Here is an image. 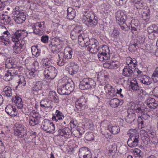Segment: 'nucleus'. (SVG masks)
Here are the masks:
<instances>
[{
    "label": "nucleus",
    "mask_w": 158,
    "mask_h": 158,
    "mask_svg": "<svg viewBox=\"0 0 158 158\" xmlns=\"http://www.w3.org/2000/svg\"><path fill=\"white\" fill-rule=\"evenodd\" d=\"M70 124L71 128H74L76 126L77 124V121L75 119H73L71 121Z\"/></svg>",
    "instance_id": "052dcab7"
},
{
    "label": "nucleus",
    "mask_w": 158,
    "mask_h": 158,
    "mask_svg": "<svg viewBox=\"0 0 158 158\" xmlns=\"http://www.w3.org/2000/svg\"><path fill=\"white\" fill-rule=\"evenodd\" d=\"M111 148L110 149H111V151H114V152H115L117 150V146L115 144L112 145H110Z\"/></svg>",
    "instance_id": "774afa93"
},
{
    "label": "nucleus",
    "mask_w": 158,
    "mask_h": 158,
    "mask_svg": "<svg viewBox=\"0 0 158 158\" xmlns=\"http://www.w3.org/2000/svg\"><path fill=\"white\" fill-rule=\"evenodd\" d=\"M127 116L126 118V121L129 123H131L134 122L135 118V114L134 112L129 110L127 111Z\"/></svg>",
    "instance_id": "cd10ccee"
},
{
    "label": "nucleus",
    "mask_w": 158,
    "mask_h": 158,
    "mask_svg": "<svg viewBox=\"0 0 158 158\" xmlns=\"http://www.w3.org/2000/svg\"><path fill=\"white\" fill-rule=\"evenodd\" d=\"M138 124L139 125V127L140 125V129L144 127V125L143 124V122L141 118H138Z\"/></svg>",
    "instance_id": "0e129e2a"
},
{
    "label": "nucleus",
    "mask_w": 158,
    "mask_h": 158,
    "mask_svg": "<svg viewBox=\"0 0 158 158\" xmlns=\"http://www.w3.org/2000/svg\"><path fill=\"white\" fill-rule=\"evenodd\" d=\"M55 125L52 122L48 120H44L42 123L43 129L47 132L52 133L54 132L55 130Z\"/></svg>",
    "instance_id": "9d476101"
},
{
    "label": "nucleus",
    "mask_w": 158,
    "mask_h": 158,
    "mask_svg": "<svg viewBox=\"0 0 158 158\" xmlns=\"http://www.w3.org/2000/svg\"><path fill=\"white\" fill-rule=\"evenodd\" d=\"M43 64L44 67L45 68L44 70H48L49 68L53 67L52 65V63L51 61L48 60L47 59L44 60Z\"/></svg>",
    "instance_id": "49530a36"
},
{
    "label": "nucleus",
    "mask_w": 158,
    "mask_h": 158,
    "mask_svg": "<svg viewBox=\"0 0 158 158\" xmlns=\"http://www.w3.org/2000/svg\"><path fill=\"white\" fill-rule=\"evenodd\" d=\"M119 31L118 28L116 27H114L113 30V31L111 35V36L114 38L116 39L119 36Z\"/></svg>",
    "instance_id": "09e8293b"
},
{
    "label": "nucleus",
    "mask_w": 158,
    "mask_h": 158,
    "mask_svg": "<svg viewBox=\"0 0 158 158\" xmlns=\"http://www.w3.org/2000/svg\"><path fill=\"white\" fill-rule=\"evenodd\" d=\"M26 132L25 128L23 124H17L15 125L14 128V133L16 136L21 138L26 135Z\"/></svg>",
    "instance_id": "1a4fd4ad"
},
{
    "label": "nucleus",
    "mask_w": 158,
    "mask_h": 158,
    "mask_svg": "<svg viewBox=\"0 0 158 158\" xmlns=\"http://www.w3.org/2000/svg\"><path fill=\"white\" fill-rule=\"evenodd\" d=\"M98 56L99 60L102 61L107 60L109 58L107 56H105L104 54H101L99 52H98Z\"/></svg>",
    "instance_id": "864d4df0"
},
{
    "label": "nucleus",
    "mask_w": 158,
    "mask_h": 158,
    "mask_svg": "<svg viewBox=\"0 0 158 158\" xmlns=\"http://www.w3.org/2000/svg\"><path fill=\"white\" fill-rule=\"evenodd\" d=\"M75 108L74 110L79 112V111H82L85 109L87 105L85 103V100L83 98L79 99L76 102L75 104Z\"/></svg>",
    "instance_id": "4468645a"
},
{
    "label": "nucleus",
    "mask_w": 158,
    "mask_h": 158,
    "mask_svg": "<svg viewBox=\"0 0 158 158\" xmlns=\"http://www.w3.org/2000/svg\"><path fill=\"white\" fill-rule=\"evenodd\" d=\"M67 17L70 19H73L75 16V10L71 7H69L67 10Z\"/></svg>",
    "instance_id": "f704fd0d"
},
{
    "label": "nucleus",
    "mask_w": 158,
    "mask_h": 158,
    "mask_svg": "<svg viewBox=\"0 0 158 158\" xmlns=\"http://www.w3.org/2000/svg\"><path fill=\"white\" fill-rule=\"evenodd\" d=\"M18 83L19 84H22L23 85H25L26 84V83L24 77L23 76H21Z\"/></svg>",
    "instance_id": "13d9d810"
},
{
    "label": "nucleus",
    "mask_w": 158,
    "mask_h": 158,
    "mask_svg": "<svg viewBox=\"0 0 158 158\" xmlns=\"http://www.w3.org/2000/svg\"><path fill=\"white\" fill-rule=\"evenodd\" d=\"M145 102L147 105L150 108L155 109L158 107V101L153 98L148 97Z\"/></svg>",
    "instance_id": "f3484780"
},
{
    "label": "nucleus",
    "mask_w": 158,
    "mask_h": 158,
    "mask_svg": "<svg viewBox=\"0 0 158 158\" xmlns=\"http://www.w3.org/2000/svg\"><path fill=\"white\" fill-rule=\"evenodd\" d=\"M150 10L149 9H148L147 12H143L142 13L140 16H147V18H150Z\"/></svg>",
    "instance_id": "bf43d9fd"
},
{
    "label": "nucleus",
    "mask_w": 158,
    "mask_h": 158,
    "mask_svg": "<svg viewBox=\"0 0 158 158\" xmlns=\"http://www.w3.org/2000/svg\"><path fill=\"white\" fill-rule=\"evenodd\" d=\"M123 22V23H118L120 26V27L123 31V32H125L127 31L128 29V27L127 25Z\"/></svg>",
    "instance_id": "5fc2aeb1"
},
{
    "label": "nucleus",
    "mask_w": 158,
    "mask_h": 158,
    "mask_svg": "<svg viewBox=\"0 0 158 158\" xmlns=\"http://www.w3.org/2000/svg\"><path fill=\"white\" fill-rule=\"evenodd\" d=\"M62 85L57 89L58 93L61 95H66L70 94L68 89L63 83H61Z\"/></svg>",
    "instance_id": "2f4dec72"
},
{
    "label": "nucleus",
    "mask_w": 158,
    "mask_h": 158,
    "mask_svg": "<svg viewBox=\"0 0 158 158\" xmlns=\"http://www.w3.org/2000/svg\"><path fill=\"white\" fill-rule=\"evenodd\" d=\"M133 152L136 157H142L143 155V152L138 148L135 149Z\"/></svg>",
    "instance_id": "a18cd8bd"
},
{
    "label": "nucleus",
    "mask_w": 158,
    "mask_h": 158,
    "mask_svg": "<svg viewBox=\"0 0 158 158\" xmlns=\"http://www.w3.org/2000/svg\"><path fill=\"white\" fill-rule=\"evenodd\" d=\"M73 53V49L70 47H66L63 52H58V55L59 59L57 63L59 66L64 65L67 63V60L72 59Z\"/></svg>",
    "instance_id": "f257e3e1"
},
{
    "label": "nucleus",
    "mask_w": 158,
    "mask_h": 158,
    "mask_svg": "<svg viewBox=\"0 0 158 158\" xmlns=\"http://www.w3.org/2000/svg\"><path fill=\"white\" fill-rule=\"evenodd\" d=\"M126 62L128 67L131 69H134L137 65V62L135 58H132L130 57H127L126 60Z\"/></svg>",
    "instance_id": "a878e982"
},
{
    "label": "nucleus",
    "mask_w": 158,
    "mask_h": 158,
    "mask_svg": "<svg viewBox=\"0 0 158 158\" xmlns=\"http://www.w3.org/2000/svg\"><path fill=\"white\" fill-rule=\"evenodd\" d=\"M31 51L32 54L33 55H37V52H38V49L35 46H32L31 48Z\"/></svg>",
    "instance_id": "e2e57ef3"
},
{
    "label": "nucleus",
    "mask_w": 158,
    "mask_h": 158,
    "mask_svg": "<svg viewBox=\"0 0 158 158\" xmlns=\"http://www.w3.org/2000/svg\"><path fill=\"white\" fill-rule=\"evenodd\" d=\"M82 21L88 27H94L98 23L97 17L92 11H87L85 12Z\"/></svg>",
    "instance_id": "20e7f679"
},
{
    "label": "nucleus",
    "mask_w": 158,
    "mask_h": 158,
    "mask_svg": "<svg viewBox=\"0 0 158 158\" xmlns=\"http://www.w3.org/2000/svg\"><path fill=\"white\" fill-rule=\"evenodd\" d=\"M153 30V26H150L148 27L147 28V31L149 34H152L154 35Z\"/></svg>",
    "instance_id": "680f3d73"
},
{
    "label": "nucleus",
    "mask_w": 158,
    "mask_h": 158,
    "mask_svg": "<svg viewBox=\"0 0 158 158\" xmlns=\"http://www.w3.org/2000/svg\"><path fill=\"white\" fill-rule=\"evenodd\" d=\"M2 93L3 95H5L7 97H11L12 95V90L11 88L7 86L4 88Z\"/></svg>",
    "instance_id": "c9c22d12"
},
{
    "label": "nucleus",
    "mask_w": 158,
    "mask_h": 158,
    "mask_svg": "<svg viewBox=\"0 0 158 158\" xmlns=\"http://www.w3.org/2000/svg\"><path fill=\"white\" fill-rule=\"evenodd\" d=\"M96 85V82L90 78H84L80 81L79 87L82 90L88 89L89 88L94 89Z\"/></svg>",
    "instance_id": "0eeeda50"
},
{
    "label": "nucleus",
    "mask_w": 158,
    "mask_h": 158,
    "mask_svg": "<svg viewBox=\"0 0 158 158\" xmlns=\"http://www.w3.org/2000/svg\"><path fill=\"white\" fill-rule=\"evenodd\" d=\"M110 132L114 135L118 134L120 132V128L117 126H112L109 128Z\"/></svg>",
    "instance_id": "37998d69"
},
{
    "label": "nucleus",
    "mask_w": 158,
    "mask_h": 158,
    "mask_svg": "<svg viewBox=\"0 0 158 158\" xmlns=\"http://www.w3.org/2000/svg\"><path fill=\"white\" fill-rule=\"evenodd\" d=\"M115 16L118 23H123L125 21L126 16L124 12L121 10H118L115 13Z\"/></svg>",
    "instance_id": "aec40b11"
},
{
    "label": "nucleus",
    "mask_w": 158,
    "mask_h": 158,
    "mask_svg": "<svg viewBox=\"0 0 158 158\" xmlns=\"http://www.w3.org/2000/svg\"><path fill=\"white\" fill-rule=\"evenodd\" d=\"M40 118L38 117L31 116L30 117L29 124L31 126L37 125L40 122Z\"/></svg>",
    "instance_id": "58836bf2"
},
{
    "label": "nucleus",
    "mask_w": 158,
    "mask_h": 158,
    "mask_svg": "<svg viewBox=\"0 0 158 158\" xmlns=\"http://www.w3.org/2000/svg\"><path fill=\"white\" fill-rule=\"evenodd\" d=\"M79 67L78 64L75 63H71V65L69 68V73L73 75L77 73L79 70Z\"/></svg>",
    "instance_id": "bb28decb"
},
{
    "label": "nucleus",
    "mask_w": 158,
    "mask_h": 158,
    "mask_svg": "<svg viewBox=\"0 0 158 158\" xmlns=\"http://www.w3.org/2000/svg\"><path fill=\"white\" fill-rule=\"evenodd\" d=\"M98 51L101 54H104L109 58L110 50L108 47L106 45H104L101 48H99Z\"/></svg>",
    "instance_id": "72a5a7b5"
},
{
    "label": "nucleus",
    "mask_w": 158,
    "mask_h": 158,
    "mask_svg": "<svg viewBox=\"0 0 158 158\" xmlns=\"http://www.w3.org/2000/svg\"><path fill=\"white\" fill-rule=\"evenodd\" d=\"M21 6H16L13 9L12 15L13 19L18 24L23 23L26 19V15Z\"/></svg>",
    "instance_id": "39448f33"
},
{
    "label": "nucleus",
    "mask_w": 158,
    "mask_h": 158,
    "mask_svg": "<svg viewBox=\"0 0 158 158\" xmlns=\"http://www.w3.org/2000/svg\"><path fill=\"white\" fill-rule=\"evenodd\" d=\"M57 71L54 67H51L47 70H44V75L48 79H53L56 76Z\"/></svg>",
    "instance_id": "9b49d317"
},
{
    "label": "nucleus",
    "mask_w": 158,
    "mask_h": 158,
    "mask_svg": "<svg viewBox=\"0 0 158 158\" xmlns=\"http://www.w3.org/2000/svg\"><path fill=\"white\" fill-rule=\"evenodd\" d=\"M24 31V30H19L16 31L14 34L12 35L11 39L13 42H20L22 37V33Z\"/></svg>",
    "instance_id": "393cba45"
},
{
    "label": "nucleus",
    "mask_w": 158,
    "mask_h": 158,
    "mask_svg": "<svg viewBox=\"0 0 158 158\" xmlns=\"http://www.w3.org/2000/svg\"><path fill=\"white\" fill-rule=\"evenodd\" d=\"M121 102L119 99L114 98L110 101V105L112 108H117L120 105Z\"/></svg>",
    "instance_id": "e433bc0d"
},
{
    "label": "nucleus",
    "mask_w": 158,
    "mask_h": 158,
    "mask_svg": "<svg viewBox=\"0 0 158 158\" xmlns=\"http://www.w3.org/2000/svg\"><path fill=\"white\" fill-rule=\"evenodd\" d=\"M5 111L8 115L11 116L15 117L17 114V110L15 106L11 105L6 106Z\"/></svg>",
    "instance_id": "a211bd4d"
},
{
    "label": "nucleus",
    "mask_w": 158,
    "mask_h": 158,
    "mask_svg": "<svg viewBox=\"0 0 158 158\" xmlns=\"http://www.w3.org/2000/svg\"><path fill=\"white\" fill-rule=\"evenodd\" d=\"M49 95L50 96V98L52 99L54 102L56 103H58L59 102L58 97L56 95L55 92L50 93Z\"/></svg>",
    "instance_id": "603ef678"
},
{
    "label": "nucleus",
    "mask_w": 158,
    "mask_h": 158,
    "mask_svg": "<svg viewBox=\"0 0 158 158\" xmlns=\"http://www.w3.org/2000/svg\"><path fill=\"white\" fill-rule=\"evenodd\" d=\"M152 78L154 82L156 83L158 82V67L155 70L152 74Z\"/></svg>",
    "instance_id": "c03bdc74"
},
{
    "label": "nucleus",
    "mask_w": 158,
    "mask_h": 158,
    "mask_svg": "<svg viewBox=\"0 0 158 158\" xmlns=\"http://www.w3.org/2000/svg\"><path fill=\"white\" fill-rule=\"evenodd\" d=\"M12 99L19 108L21 109L23 107V103L22 99L19 97L17 95L14 97H13Z\"/></svg>",
    "instance_id": "7c9ffc66"
},
{
    "label": "nucleus",
    "mask_w": 158,
    "mask_h": 158,
    "mask_svg": "<svg viewBox=\"0 0 158 158\" xmlns=\"http://www.w3.org/2000/svg\"><path fill=\"white\" fill-rule=\"evenodd\" d=\"M49 37L47 35H44L41 37V40L44 43H48V42Z\"/></svg>",
    "instance_id": "6e6d98bb"
},
{
    "label": "nucleus",
    "mask_w": 158,
    "mask_h": 158,
    "mask_svg": "<svg viewBox=\"0 0 158 158\" xmlns=\"http://www.w3.org/2000/svg\"><path fill=\"white\" fill-rule=\"evenodd\" d=\"M80 35L78 40L79 45L82 47H87L90 40L87 34L84 33L82 35Z\"/></svg>",
    "instance_id": "ddd939ff"
},
{
    "label": "nucleus",
    "mask_w": 158,
    "mask_h": 158,
    "mask_svg": "<svg viewBox=\"0 0 158 158\" xmlns=\"http://www.w3.org/2000/svg\"><path fill=\"white\" fill-rule=\"evenodd\" d=\"M135 72H136L138 74V76L139 77H142L143 75H143V72L140 71L138 69H135Z\"/></svg>",
    "instance_id": "69168bd1"
},
{
    "label": "nucleus",
    "mask_w": 158,
    "mask_h": 158,
    "mask_svg": "<svg viewBox=\"0 0 158 158\" xmlns=\"http://www.w3.org/2000/svg\"><path fill=\"white\" fill-rule=\"evenodd\" d=\"M34 86L31 89V93L37 97L43 95V89H46L48 88L47 82L45 81H37L34 83Z\"/></svg>",
    "instance_id": "7ed1b4c3"
},
{
    "label": "nucleus",
    "mask_w": 158,
    "mask_h": 158,
    "mask_svg": "<svg viewBox=\"0 0 158 158\" xmlns=\"http://www.w3.org/2000/svg\"><path fill=\"white\" fill-rule=\"evenodd\" d=\"M52 103L51 100L45 98L41 101L40 102V106L42 107H46L52 109L53 107Z\"/></svg>",
    "instance_id": "c85d7f7f"
},
{
    "label": "nucleus",
    "mask_w": 158,
    "mask_h": 158,
    "mask_svg": "<svg viewBox=\"0 0 158 158\" xmlns=\"http://www.w3.org/2000/svg\"><path fill=\"white\" fill-rule=\"evenodd\" d=\"M48 48L54 53L57 51L60 52L64 48V40L56 37L51 39L49 40Z\"/></svg>",
    "instance_id": "f03ea898"
},
{
    "label": "nucleus",
    "mask_w": 158,
    "mask_h": 158,
    "mask_svg": "<svg viewBox=\"0 0 158 158\" xmlns=\"http://www.w3.org/2000/svg\"><path fill=\"white\" fill-rule=\"evenodd\" d=\"M25 43L24 41H21V43L20 42H15L13 46V50L14 52L16 54L19 53L21 52V50L22 49Z\"/></svg>",
    "instance_id": "b1692460"
},
{
    "label": "nucleus",
    "mask_w": 158,
    "mask_h": 158,
    "mask_svg": "<svg viewBox=\"0 0 158 158\" xmlns=\"http://www.w3.org/2000/svg\"><path fill=\"white\" fill-rule=\"evenodd\" d=\"M129 138L127 143L130 148H134L138 145L140 140L139 132L136 129H131L129 130Z\"/></svg>",
    "instance_id": "423d86ee"
},
{
    "label": "nucleus",
    "mask_w": 158,
    "mask_h": 158,
    "mask_svg": "<svg viewBox=\"0 0 158 158\" xmlns=\"http://www.w3.org/2000/svg\"><path fill=\"white\" fill-rule=\"evenodd\" d=\"M84 31L81 30V28L78 27H76L71 33V37L73 40L77 39L78 37L79 38V36L82 35L84 33Z\"/></svg>",
    "instance_id": "dca6fc26"
},
{
    "label": "nucleus",
    "mask_w": 158,
    "mask_h": 158,
    "mask_svg": "<svg viewBox=\"0 0 158 158\" xmlns=\"http://www.w3.org/2000/svg\"><path fill=\"white\" fill-rule=\"evenodd\" d=\"M132 69L127 66H125L123 69V75L125 77H131L132 76L133 72Z\"/></svg>",
    "instance_id": "473e14b6"
},
{
    "label": "nucleus",
    "mask_w": 158,
    "mask_h": 158,
    "mask_svg": "<svg viewBox=\"0 0 158 158\" xmlns=\"http://www.w3.org/2000/svg\"><path fill=\"white\" fill-rule=\"evenodd\" d=\"M115 3L117 6H120L123 5L125 3L126 0H114Z\"/></svg>",
    "instance_id": "4d7b16f0"
},
{
    "label": "nucleus",
    "mask_w": 158,
    "mask_h": 158,
    "mask_svg": "<svg viewBox=\"0 0 158 158\" xmlns=\"http://www.w3.org/2000/svg\"><path fill=\"white\" fill-rule=\"evenodd\" d=\"M131 89L136 92L139 94H141V93H143V90L139 88L137 81L131 82Z\"/></svg>",
    "instance_id": "c756f323"
},
{
    "label": "nucleus",
    "mask_w": 158,
    "mask_h": 158,
    "mask_svg": "<svg viewBox=\"0 0 158 158\" xmlns=\"http://www.w3.org/2000/svg\"><path fill=\"white\" fill-rule=\"evenodd\" d=\"M44 22L40 23H34L32 26L34 33L39 36L42 35L45 33V29Z\"/></svg>",
    "instance_id": "6e6552de"
},
{
    "label": "nucleus",
    "mask_w": 158,
    "mask_h": 158,
    "mask_svg": "<svg viewBox=\"0 0 158 158\" xmlns=\"http://www.w3.org/2000/svg\"><path fill=\"white\" fill-rule=\"evenodd\" d=\"M104 89L106 93L110 97H113L116 96L117 91L110 85H106L104 87Z\"/></svg>",
    "instance_id": "4be33fe9"
},
{
    "label": "nucleus",
    "mask_w": 158,
    "mask_h": 158,
    "mask_svg": "<svg viewBox=\"0 0 158 158\" xmlns=\"http://www.w3.org/2000/svg\"><path fill=\"white\" fill-rule=\"evenodd\" d=\"M64 118L63 114L60 111L56 110L55 113L53 114L52 119L53 121L57 122L61 121Z\"/></svg>",
    "instance_id": "412c9836"
},
{
    "label": "nucleus",
    "mask_w": 158,
    "mask_h": 158,
    "mask_svg": "<svg viewBox=\"0 0 158 158\" xmlns=\"http://www.w3.org/2000/svg\"><path fill=\"white\" fill-rule=\"evenodd\" d=\"M5 65L6 67L8 69H12L16 67V65L15 64L14 61L10 59H8L6 60Z\"/></svg>",
    "instance_id": "a19ab883"
},
{
    "label": "nucleus",
    "mask_w": 158,
    "mask_h": 158,
    "mask_svg": "<svg viewBox=\"0 0 158 158\" xmlns=\"http://www.w3.org/2000/svg\"><path fill=\"white\" fill-rule=\"evenodd\" d=\"M82 133V131L79 128H77V130L73 131V134L75 136L79 138L81 137Z\"/></svg>",
    "instance_id": "8fccbe9b"
},
{
    "label": "nucleus",
    "mask_w": 158,
    "mask_h": 158,
    "mask_svg": "<svg viewBox=\"0 0 158 158\" xmlns=\"http://www.w3.org/2000/svg\"><path fill=\"white\" fill-rule=\"evenodd\" d=\"M98 45V43L96 39H91L88 45L89 51L93 53L97 52L99 51V48Z\"/></svg>",
    "instance_id": "f8f14e48"
},
{
    "label": "nucleus",
    "mask_w": 158,
    "mask_h": 158,
    "mask_svg": "<svg viewBox=\"0 0 158 158\" xmlns=\"http://www.w3.org/2000/svg\"><path fill=\"white\" fill-rule=\"evenodd\" d=\"M58 132L60 135L67 138L70 137L72 135L70 129L68 127H64L59 129Z\"/></svg>",
    "instance_id": "6ab92c4d"
},
{
    "label": "nucleus",
    "mask_w": 158,
    "mask_h": 158,
    "mask_svg": "<svg viewBox=\"0 0 158 158\" xmlns=\"http://www.w3.org/2000/svg\"><path fill=\"white\" fill-rule=\"evenodd\" d=\"M131 111H133V112H134L135 111L136 113L138 114L140 113L141 114L143 113V111L141 107L139 106L138 105L135 103H133L131 107Z\"/></svg>",
    "instance_id": "4c0bfd02"
},
{
    "label": "nucleus",
    "mask_w": 158,
    "mask_h": 158,
    "mask_svg": "<svg viewBox=\"0 0 158 158\" xmlns=\"http://www.w3.org/2000/svg\"><path fill=\"white\" fill-rule=\"evenodd\" d=\"M151 81L150 77L146 75H143L140 80V81L146 85H150L151 83Z\"/></svg>",
    "instance_id": "79ce46f5"
},
{
    "label": "nucleus",
    "mask_w": 158,
    "mask_h": 158,
    "mask_svg": "<svg viewBox=\"0 0 158 158\" xmlns=\"http://www.w3.org/2000/svg\"><path fill=\"white\" fill-rule=\"evenodd\" d=\"M18 73L16 72H15L11 70H8L7 73L4 76L3 78L4 80L6 81H8L12 79V77L14 76H18L19 77V76L17 74Z\"/></svg>",
    "instance_id": "5701e85b"
},
{
    "label": "nucleus",
    "mask_w": 158,
    "mask_h": 158,
    "mask_svg": "<svg viewBox=\"0 0 158 158\" xmlns=\"http://www.w3.org/2000/svg\"><path fill=\"white\" fill-rule=\"evenodd\" d=\"M61 83H63L68 92L70 94L74 89V83L70 80H68L66 77H63L60 80Z\"/></svg>",
    "instance_id": "2eb2a0df"
},
{
    "label": "nucleus",
    "mask_w": 158,
    "mask_h": 158,
    "mask_svg": "<svg viewBox=\"0 0 158 158\" xmlns=\"http://www.w3.org/2000/svg\"><path fill=\"white\" fill-rule=\"evenodd\" d=\"M85 138L88 141H90L94 139V137L92 132H89L86 133L85 135Z\"/></svg>",
    "instance_id": "3c124183"
},
{
    "label": "nucleus",
    "mask_w": 158,
    "mask_h": 158,
    "mask_svg": "<svg viewBox=\"0 0 158 158\" xmlns=\"http://www.w3.org/2000/svg\"><path fill=\"white\" fill-rule=\"evenodd\" d=\"M134 6L137 9H141L143 7V5L142 2L139 0H134L133 2Z\"/></svg>",
    "instance_id": "de8ad7c7"
},
{
    "label": "nucleus",
    "mask_w": 158,
    "mask_h": 158,
    "mask_svg": "<svg viewBox=\"0 0 158 158\" xmlns=\"http://www.w3.org/2000/svg\"><path fill=\"white\" fill-rule=\"evenodd\" d=\"M117 90L116 91H117V94H120V96L122 98H123V94H121V92L122 90V89H121V88H118L117 89H116Z\"/></svg>",
    "instance_id": "338daca9"
},
{
    "label": "nucleus",
    "mask_w": 158,
    "mask_h": 158,
    "mask_svg": "<svg viewBox=\"0 0 158 158\" xmlns=\"http://www.w3.org/2000/svg\"><path fill=\"white\" fill-rule=\"evenodd\" d=\"M89 151V150L87 148L85 147L81 148L79 149L78 153L79 158H84L83 156Z\"/></svg>",
    "instance_id": "ea45409f"
}]
</instances>
